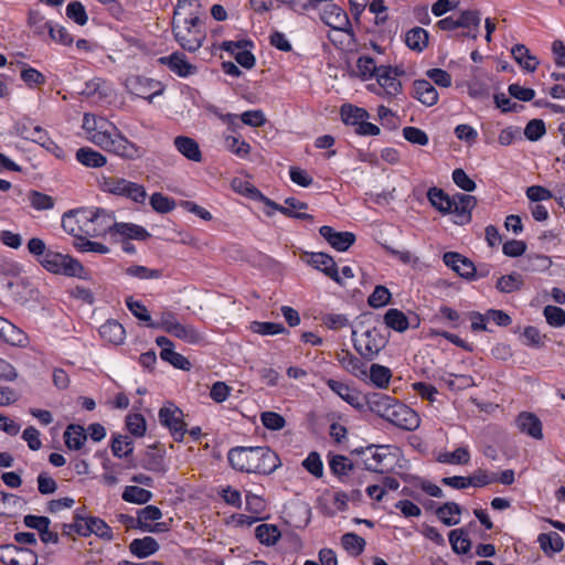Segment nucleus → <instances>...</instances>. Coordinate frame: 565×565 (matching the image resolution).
I'll list each match as a JSON object with an SVG mask.
<instances>
[{
    "instance_id": "51",
    "label": "nucleus",
    "mask_w": 565,
    "mask_h": 565,
    "mask_svg": "<svg viewBox=\"0 0 565 565\" xmlns=\"http://www.w3.org/2000/svg\"><path fill=\"white\" fill-rule=\"evenodd\" d=\"M370 409L382 418H387L388 397L383 393H373L367 397Z\"/></svg>"
},
{
    "instance_id": "42",
    "label": "nucleus",
    "mask_w": 565,
    "mask_h": 565,
    "mask_svg": "<svg viewBox=\"0 0 565 565\" xmlns=\"http://www.w3.org/2000/svg\"><path fill=\"white\" fill-rule=\"evenodd\" d=\"M481 22L480 12L478 10H466L462 11L457 18L458 28L469 29L475 26L473 33H465L463 35L476 39L478 36V28Z\"/></svg>"
},
{
    "instance_id": "16",
    "label": "nucleus",
    "mask_w": 565,
    "mask_h": 565,
    "mask_svg": "<svg viewBox=\"0 0 565 565\" xmlns=\"http://www.w3.org/2000/svg\"><path fill=\"white\" fill-rule=\"evenodd\" d=\"M446 266L450 267L460 277L471 279L475 277L476 267L473 263L463 255L456 252H447L443 256Z\"/></svg>"
},
{
    "instance_id": "49",
    "label": "nucleus",
    "mask_w": 565,
    "mask_h": 565,
    "mask_svg": "<svg viewBox=\"0 0 565 565\" xmlns=\"http://www.w3.org/2000/svg\"><path fill=\"white\" fill-rule=\"evenodd\" d=\"M256 537L262 544L274 545L280 537V532L276 525L260 524L255 530Z\"/></svg>"
},
{
    "instance_id": "60",
    "label": "nucleus",
    "mask_w": 565,
    "mask_h": 565,
    "mask_svg": "<svg viewBox=\"0 0 565 565\" xmlns=\"http://www.w3.org/2000/svg\"><path fill=\"white\" fill-rule=\"evenodd\" d=\"M25 138L40 143L42 147H45L47 150H51V151L61 150L60 147L47 137L46 131L43 128H41L40 126L33 127L32 131H30V134L26 135Z\"/></svg>"
},
{
    "instance_id": "30",
    "label": "nucleus",
    "mask_w": 565,
    "mask_h": 565,
    "mask_svg": "<svg viewBox=\"0 0 565 565\" xmlns=\"http://www.w3.org/2000/svg\"><path fill=\"white\" fill-rule=\"evenodd\" d=\"M511 54L515 62L527 72H534L540 64L537 57L532 55L524 44H515Z\"/></svg>"
},
{
    "instance_id": "27",
    "label": "nucleus",
    "mask_w": 565,
    "mask_h": 565,
    "mask_svg": "<svg viewBox=\"0 0 565 565\" xmlns=\"http://www.w3.org/2000/svg\"><path fill=\"white\" fill-rule=\"evenodd\" d=\"M76 160L87 168H102L107 164V158L90 147H82L75 153Z\"/></svg>"
},
{
    "instance_id": "46",
    "label": "nucleus",
    "mask_w": 565,
    "mask_h": 565,
    "mask_svg": "<svg viewBox=\"0 0 565 565\" xmlns=\"http://www.w3.org/2000/svg\"><path fill=\"white\" fill-rule=\"evenodd\" d=\"M523 278L519 273L501 276L495 285V288L503 294H511L518 291L523 286Z\"/></svg>"
},
{
    "instance_id": "61",
    "label": "nucleus",
    "mask_w": 565,
    "mask_h": 565,
    "mask_svg": "<svg viewBox=\"0 0 565 565\" xmlns=\"http://www.w3.org/2000/svg\"><path fill=\"white\" fill-rule=\"evenodd\" d=\"M66 15L78 25H85L88 21L85 7L79 1H72L67 4Z\"/></svg>"
},
{
    "instance_id": "4",
    "label": "nucleus",
    "mask_w": 565,
    "mask_h": 565,
    "mask_svg": "<svg viewBox=\"0 0 565 565\" xmlns=\"http://www.w3.org/2000/svg\"><path fill=\"white\" fill-rule=\"evenodd\" d=\"M109 218V214L102 209L95 210H72L63 214L62 227L65 232L74 236L75 239L82 235L96 237L107 232L105 221Z\"/></svg>"
},
{
    "instance_id": "34",
    "label": "nucleus",
    "mask_w": 565,
    "mask_h": 565,
    "mask_svg": "<svg viewBox=\"0 0 565 565\" xmlns=\"http://www.w3.org/2000/svg\"><path fill=\"white\" fill-rule=\"evenodd\" d=\"M405 43L411 50L423 52L428 45V32L420 26H415L406 33Z\"/></svg>"
},
{
    "instance_id": "19",
    "label": "nucleus",
    "mask_w": 565,
    "mask_h": 565,
    "mask_svg": "<svg viewBox=\"0 0 565 565\" xmlns=\"http://www.w3.org/2000/svg\"><path fill=\"white\" fill-rule=\"evenodd\" d=\"M309 264L321 270L335 282L342 285V279L339 275L337 264L330 255L324 253H313L309 259Z\"/></svg>"
},
{
    "instance_id": "58",
    "label": "nucleus",
    "mask_w": 565,
    "mask_h": 565,
    "mask_svg": "<svg viewBox=\"0 0 565 565\" xmlns=\"http://www.w3.org/2000/svg\"><path fill=\"white\" fill-rule=\"evenodd\" d=\"M543 315L551 327L561 328L565 326V310L563 308L548 305L543 309Z\"/></svg>"
},
{
    "instance_id": "52",
    "label": "nucleus",
    "mask_w": 565,
    "mask_h": 565,
    "mask_svg": "<svg viewBox=\"0 0 565 565\" xmlns=\"http://www.w3.org/2000/svg\"><path fill=\"white\" fill-rule=\"evenodd\" d=\"M232 188L235 192L243 194L247 198L258 201L259 199H264V194L255 188L252 183L235 178L232 180Z\"/></svg>"
},
{
    "instance_id": "2",
    "label": "nucleus",
    "mask_w": 565,
    "mask_h": 565,
    "mask_svg": "<svg viewBox=\"0 0 565 565\" xmlns=\"http://www.w3.org/2000/svg\"><path fill=\"white\" fill-rule=\"evenodd\" d=\"M227 458L235 470L247 473L270 475L281 465L278 455L268 447H235Z\"/></svg>"
},
{
    "instance_id": "64",
    "label": "nucleus",
    "mask_w": 565,
    "mask_h": 565,
    "mask_svg": "<svg viewBox=\"0 0 565 565\" xmlns=\"http://www.w3.org/2000/svg\"><path fill=\"white\" fill-rule=\"evenodd\" d=\"M302 466L316 478H320L323 475V463L320 455L316 451L308 455V457L302 461Z\"/></svg>"
},
{
    "instance_id": "48",
    "label": "nucleus",
    "mask_w": 565,
    "mask_h": 565,
    "mask_svg": "<svg viewBox=\"0 0 565 565\" xmlns=\"http://www.w3.org/2000/svg\"><path fill=\"white\" fill-rule=\"evenodd\" d=\"M449 543L454 552L458 554H466L471 547L468 534L462 529H456L449 533Z\"/></svg>"
},
{
    "instance_id": "23",
    "label": "nucleus",
    "mask_w": 565,
    "mask_h": 565,
    "mask_svg": "<svg viewBox=\"0 0 565 565\" xmlns=\"http://www.w3.org/2000/svg\"><path fill=\"white\" fill-rule=\"evenodd\" d=\"M160 63L168 65L169 68L181 77H186L195 72V66L189 63L182 53L175 52L170 56H163Z\"/></svg>"
},
{
    "instance_id": "50",
    "label": "nucleus",
    "mask_w": 565,
    "mask_h": 565,
    "mask_svg": "<svg viewBox=\"0 0 565 565\" xmlns=\"http://www.w3.org/2000/svg\"><path fill=\"white\" fill-rule=\"evenodd\" d=\"M111 451L118 458L128 457L134 451V444L129 436L117 435L111 441Z\"/></svg>"
},
{
    "instance_id": "3",
    "label": "nucleus",
    "mask_w": 565,
    "mask_h": 565,
    "mask_svg": "<svg viewBox=\"0 0 565 565\" xmlns=\"http://www.w3.org/2000/svg\"><path fill=\"white\" fill-rule=\"evenodd\" d=\"M196 0H179L174 8L172 32L175 41L186 51L195 52L202 46L203 32L198 28L200 19L196 12H184Z\"/></svg>"
},
{
    "instance_id": "53",
    "label": "nucleus",
    "mask_w": 565,
    "mask_h": 565,
    "mask_svg": "<svg viewBox=\"0 0 565 565\" xmlns=\"http://www.w3.org/2000/svg\"><path fill=\"white\" fill-rule=\"evenodd\" d=\"M342 546L350 554L360 555L365 546V541L355 533H345L341 539Z\"/></svg>"
},
{
    "instance_id": "20",
    "label": "nucleus",
    "mask_w": 565,
    "mask_h": 565,
    "mask_svg": "<svg viewBox=\"0 0 565 565\" xmlns=\"http://www.w3.org/2000/svg\"><path fill=\"white\" fill-rule=\"evenodd\" d=\"M413 97L423 105L430 107L438 103V92L427 79H417L413 84Z\"/></svg>"
},
{
    "instance_id": "29",
    "label": "nucleus",
    "mask_w": 565,
    "mask_h": 565,
    "mask_svg": "<svg viewBox=\"0 0 565 565\" xmlns=\"http://www.w3.org/2000/svg\"><path fill=\"white\" fill-rule=\"evenodd\" d=\"M159 550V543L152 536H146L143 539H135L129 544V551L131 554L139 558L148 557L154 554Z\"/></svg>"
},
{
    "instance_id": "10",
    "label": "nucleus",
    "mask_w": 565,
    "mask_h": 565,
    "mask_svg": "<svg viewBox=\"0 0 565 565\" xmlns=\"http://www.w3.org/2000/svg\"><path fill=\"white\" fill-rule=\"evenodd\" d=\"M399 455H401V451L398 448L394 449V451H391V457H394L397 459L396 465L393 468H391V473L398 476L401 479H403L405 482H408V483H411L413 481H417L419 487L422 488V490L425 491L430 497H434V498H443L444 497V491L441 490L440 487H438L437 484L431 483L427 480H419V479L415 478L412 473H409L407 471V461L403 460V462H401Z\"/></svg>"
},
{
    "instance_id": "14",
    "label": "nucleus",
    "mask_w": 565,
    "mask_h": 565,
    "mask_svg": "<svg viewBox=\"0 0 565 565\" xmlns=\"http://www.w3.org/2000/svg\"><path fill=\"white\" fill-rule=\"evenodd\" d=\"M356 67L359 74L364 79L376 77L379 87L386 93L388 86V66L381 65L377 67L374 58L370 56H361L358 60Z\"/></svg>"
},
{
    "instance_id": "41",
    "label": "nucleus",
    "mask_w": 565,
    "mask_h": 565,
    "mask_svg": "<svg viewBox=\"0 0 565 565\" xmlns=\"http://www.w3.org/2000/svg\"><path fill=\"white\" fill-rule=\"evenodd\" d=\"M65 445L72 450L82 448L87 439L85 430L79 425H70L64 433Z\"/></svg>"
},
{
    "instance_id": "55",
    "label": "nucleus",
    "mask_w": 565,
    "mask_h": 565,
    "mask_svg": "<svg viewBox=\"0 0 565 565\" xmlns=\"http://www.w3.org/2000/svg\"><path fill=\"white\" fill-rule=\"evenodd\" d=\"M250 330L260 335H275L287 331L281 323L260 321H253Z\"/></svg>"
},
{
    "instance_id": "54",
    "label": "nucleus",
    "mask_w": 565,
    "mask_h": 565,
    "mask_svg": "<svg viewBox=\"0 0 565 565\" xmlns=\"http://www.w3.org/2000/svg\"><path fill=\"white\" fill-rule=\"evenodd\" d=\"M160 356L177 369L188 371L191 367V362L184 355L175 352L174 348L161 350Z\"/></svg>"
},
{
    "instance_id": "43",
    "label": "nucleus",
    "mask_w": 565,
    "mask_h": 565,
    "mask_svg": "<svg viewBox=\"0 0 565 565\" xmlns=\"http://www.w3.org/2000/svg\"><path fill=\"white\" fill-rule=\"evenodd\" d=\"M437 461L448 465H467L470 461V452L467 447H459L451 452L444 451L438 454Z\"/></svg>"
},
{
    "instance_id": "22",
    "label": "nucleus",
    "mask_w": 565,
    "mask_h": 565,
    "mask_svg": "<svg viewBox=\"0 0 565 565\" xmlns=\"http://www.w3.org/2000/svg\"><path fill=\"white\" fill-rule=\"evenodd\" d=\"M53 23L46 21V17L39 8H30L28 11L26 25L32 30L34 36L44 39Z\"/></svg>"
},
{
    "instance_id": "28",
    "label": "nucleus",
    "mask_w": 565,
    "mask_h": 565,
    "mask_svg": "<svg viewBox=\"0 0 565 565\" xmlns=\"http://www.w3.org/2000/svg\"><path fill=\"white\" fill-rule=\"evenodd\" d=\"M100 337L113 344H120L125 340V329L124 327L116 320H107L99 328Z\"/></svg>"
},
{
    "instance_id": "26",
    "label": "nucleus",
    "mask_w": 565,
    "mask_h": 565,
    "mask_svg": "<svg viewBox=\"0 0 565 565\" xmlns=\"http://www.w3.org/2000/svg\"><path fill=\"white\" fill-rule=\"evenodd\" d=\"M111 217L107 218L105 222L109 226L107 231H115L121 236H126L134 239H146L150 236V234L142 227L131 223H114L110 224ZM105 225V223H102Z\"/></svg>"
},
{
    "instance_id": "36",
    "label": "nucleus",
    "mask_w": 565,
    "mask_h": 565,
    "mask_svg": "<svg viewBox=\"0 0 565 565\" xmlns=\"http://www.w3.org/2000/svg\"><path fill=\"white\" fill-rule=\"evenodd\" d=\"M341 118L345 125L354 126L355 128L364 120L369 119V113L360 107L345 104L341 107Z\"/></svg>"
},
{
    "instance_id": "38",
    "label": "nucleus",
    "mask_w": 565,
    "mask_h": 565,
    "mask_svg": "<svg viewBox=\"0 0 565 565\" xmlns=\"http://www.w3.org/2000/svg\"><path fill=\"white\" fill-rule=\"evenodd\" d=\"M126 305L130 312L140 321L145 322L147 327L152 329H158V321L154 322L151 319V316L147 309V307L139 300H135L132 297H128L126 299Z\"/></svg>"
},
{
    "instance_id": "8",
    "label": "nucleus",
    "mask_w": 565,
    "mask_h": 565,
    "mask_svg": "<svg viewBox=\"0 0 565 565\" xmlns=\"http://www.w3.org/2000/svg\"><path fill=\"white\" fill-rule=\"evenodd\" d=\"M158 326V329L189 344H196L203 340L202 334L192 324L180 322L172 311L161 312Z\"/></svg>"
},
{
    "instance_id": "13",
    "label": "nucleus",
    "mask_w": 565,
    "mask_h": 565,
    "mask_svg": "<svg viewBox=\"0 0 565 565\" xmlns=\"http://www.w3.org/2000/svg\"><path fill=\"white\" fill-rule=\"evenodd\" d=\"M125 85L130 94L139 98H145L149 103L153 100L154 96L162 93L158 82L138 75L129 76Z\"/></svg>"
},
{
    "instance_id": "5",
    "label": "nucleus",
    "mask_w": 565,
    "mask_h": 565,
    "mask_svg": "<svg viewBox=\"0 0 565 565\" xmlns=\"http://www.w3.org/2000/svg\"><path fill=\"white\" fill-rule=\"evenodd\" d=\"M382 329H388V311L379 321V326L365 330L359 338L356 331L352 332L354 347L364 358L372 360L387 344V338L382 333Z\"/></svg>"
},
{
    "instance_id": "24",
    "label": "nucleus",
    "mask_w": 565,
    "mask_h": 565,
    "mask_svg": "<svg viewBox=\"0 0 565 565\" xmlns=\"http://www.w3.org/2000/svg\"><path fill=\"white\" fill-rule=\"evenodd\" d=\"M173 145L175 149L188 160L194 162L202 161V152L199 143L188 136H178L174 138Z\"/></svg>"
},
{
    "instance_id": "62",
    "label": "nucleus",
    "mask_w": 565,
    "mask_h": 565,
    "mask_svg": "<svg viewBox=\"0 0 565 565\" xmlns=\"http://www.w3.org/2000/svg\"><path fill=\"white\" fill-rule=\"evenodd\" d=\"M150 205L158 213H169L175 207V202L162 193H153L150 198Z\"/></svg>"
},
{
    "instance_id": "63",
    "label": "nucleus",
    "mask_w": 565,
    "mask_h": 565,
    "mask_svg": "<svg viewBox=\"0 0 565 565\" xmlns=\"http://www.w3.org/2000/svg\"><path fill=\"white\" fill-rule=\"evenodd\" d=\"M497 480V473L489 472L484 469H478L471 476H469L470 486L477 488L486 487L490 483L495 482Z\"/></svg>"
},
{
    "instance_id": "1",
    "label": "nucleus",
    "mask_w": 565,
    "mask_h": 565,
    "mask_svg": "<svg viewBox=\"0 0 565 565\" xmlns=\"http://www.w3.org/2000/svg\"><path fill=\"white\" fill-rule=\"evenodd\" d=\"M82 128L89 142L121 159L136 160L142 156L141 148L105 117L86 113L83 116Z\"/></svg>"
},
{
    "instance_id": "45",
    "label": "nucleus",
    "mask_w": 565,
    "mask_h": 565,
    "mask_svg": "<svg viewBox=\"0 0 565 565\" xmlns=\"http://www.w3.org/2000/svg\"><path fill=\"white\" fill-rule=\"evenodd\" d=\"M28 201L36 211H49L55 206V199L53 196L36 190L28 192Z\"/></svg>"
},
{
    "instance_id": "9",
    "label": "nucleus",
    "mask_w": 565,
    "mask_h": 565,
    "mask_svg": "<svg viewBox=\"0 0 565 565\" xmlns=\"http://www.w3.org/2000/svg\"><path fill=\"white\" fill-rule=\"evenodd\" d=\"M323 8L320 7L321 21L337 32L344 33L353 40V30L347 12L332 1H327Z\"/></svg>"
},
{
    "instance_id": "59",
    "label": "nucleus",
    "mask_w": 565,
    "mask_h": 565,
    "mask_svg": "<svg viewBox=\"0 0 565 565\" xmlns=\"http://www.w3.org/2000/svg\"><path fill=\"white\" fill-rule=\"evenodd\" d=\"M74 247L77 250L83 252V253H86V252H93V253H98V254L109 253V248L106 245L98 243V242L89 241L86 238V235L85 236L82 235L79 238L75 239Z\"/></svg>"
},
{
    "instance_id": "18",
    "label": "nucleus",
    "mask_w": 565,
    "mask_h": 565,
    "mask_svg": "<svg viewBox=\"0 0 565 565\" xmlns=\"http://www.w3.org/2000/svg\"><path fill=\"white\" fill-rule=\"evenodd\" d=\"M0 339L20 348L26 347L29 342L26 333L2 317H0Z\"/></svg>"
},
{
    "instance_id": "7",
    "label": "nucleus",
    "mask_w": 565,
    "mask_h": 565,
    "mask_svg": "<svg viewBox=\"0 0 565 565\" xmlns=\"http://www.w3.org/2000/svg\"><path fill=\"white\" fill-rule=\"evenodd\" d=\"M40 264L53 274L78 278H84L86 275L84 266L77 259L53 250H50L44 258H40Z\"/></svg>"
},
{
    "instance_id": "40",
    "label": "nucleus",
    "mask_w": 565,
    "mask_h": 565,
    "mask_svg": "<svg viewBox=\"0 0 565 565\" xmlns=\"http://www.w3.org/2000/svg\"><path fill=\"white\" fill-rule=\"evenodd\" d=\"M245 499H246V510L250 514H254V518H250L248 525H250L259 520L266 519L265 516H263V513L266 510V502L260 495H257L252 492H247Z\"/></svg>"
},
{
    "instance_id": "47",
    "label": "nucleus",
    "mask_w": 565,
    "mask_h": 565,
    "mask_svg": "<svg viewBox=\"0 0 565 565\" xmlns=\"http://www.w3.org/2000/svg\"><path fill=\"white\" fill-rule=\"evenodd\" d=\"M121 497L126 502L145 504L151 500L152 493L137 486H127Z\"/></svg>"
},
{
    "instance_id": "57",
    "label": "nucleus",
    "mask_w": 565,
    "mask_h": 565,
    "mask_svg": "<svg viewBox=\"0 0 565 565\" xmlns=\"http://www.w3.org/2000/svg\"><path fill=\"white\" fill-rule=\"evenodd\" d=\"M224 146L228 151L241 158H245L250 151L249 143L235 136H226L224 138Z\"/></svg>"
},
{
    "instance_id": "37",
    "label": "nucleus",
    "mask_w": 565,
    "mask_h": 565,
    "mask_svg": "<svg viewBox=\"0 0 565 565\" xmlns=\"http://www.w3.org/2000/svg\"><path fill=\"white\" fill-rule=\"evenodd\" d=\"M427 199L439 212L444 214L450 213L452 198L445 193L444 190L436 186L430 188L427 192Z\"/></svg>"
},
{
    "instance_id": "33",
    "label": "nucleus",
    "mask_w": 565,
    "mask_h": 565,
    "mask_svg": "<svg viewBox=\"0 0 565 565\" xmlns=\"http://www.w3.org/2000/svg\"><path fill=\"white\" fill-rule=\"evenodd\" d=\"M387 447H369L364 451V462L367 470L383 472V460L386 458L385 450Z\"/></svg>"
},
{
    "instance_id": "32",
    "label": "nucleus",
    "mask_w": 565,
    "mask_h": 565,
    "mask_svg": "<svg viewBox=\"0 0 565 565\" xmlns=\"http://www.w3.org/2000/svg\"><path fill=\"white\" fill-rule=\"evenodd\" d=\"M460 514L461 507L456 502H446L436 510V515L447 526L457 525Z\"/></svg>"
},
{
    "instance_id": "6",
    "label": "nucleus",
    "mask_w": 565,
    "mask_h": 565,
    "mask_svg": "<svg viewBox=\"0 0 565 565\" xmlns=\"http://www.w3.org/2000/svg\"><path fill=\"white\" fill-rule=\"evenodd\" d=\"M99 186L103 192L125 196L136 203H143L147 198V192L143 185L119 177L103 175L99 180Z\"/></svg>"
},
{
    "instance_id": "44",
    "label": "nucleus",
    "mask_w": 565,
    "mask_h": 565,
    "mask_svg": "<svg viewBox=\"0 0 565 565\" xmlns=\"http://www.w3.org/2000/svg\"><path fill=\"white\" fill-rule=\"evenodd\" d=\"M126 275L140 280H157L163 277V270L149 268L141 265H132L125 269Z\"/></svg>"
},
{
    "instance_id": "11",
    "label": "nucleus",
    "mask_w": 565,
    "mask_h": 565,
    "mask_svg": "<svg viewBox=\"0 0 565 565\" xmlns=\"http://www.w3.org/2000/svg\"><path fill=\"white\" fill-rule=\"evenodd\" d=\"M391 425L403 430H415L419 426V417L407 405L391 398Z\"/></svg>"
},
{
    "instance_id": "15",
    "label": "nucleus",
    "mask_w": 565,
    "mask_h": 565,
    "mask_svg": "<svg viewBox=\"0 0 565 565\" xmlns=\"http://www.w3.org/2000/svg\"><path fill=\"white\" fill-rule=\"evenodd\" d=\"M477 205V199L470 194L457 193L451 199L450 213L455 214L456 224H467L471 221V211Z\"/></svg>"
},
{
    "instance_id": "39",
    "label": "nucleus",
    "mask_w": 565,
    "mask_h": 565,
    "mask_svg": "<svg viewBox=\"0 0 565 565\" xmlns=\"http://www.w3.org/2000/svg\"><path fill=\"white\" fill-rule=\"evenodd\" d=\"M328 386L338 394L342 399L348 402L350 405L354 407H360V397L358 393L350 388L347 384L335 381V380H328L327 382Z\"/></svg>"
},
{
    "instance_id": "31",
    "label": "nucleus",
    "mask_w": 565,
    "mask_h": 565,
    "mask_svg": "<svg viewBox=\"0 0 565 565\" xmlns=\"http://www.w3.org/2000/svg\"><path fill=\"white\" fill-rule=\"evenodd\" d=\"M537 542L542 551L547 555L558 553L564 547L563 537L556 532L541 533Z\"/></svg>"
},
{
    "instance_id": "35",
    "label": "nucleus",
    "mask_w": 565,
    "mask_h": 565,
    "mask_svg": "<svg viewBox=\"0 0 565 565\" xmlns=\"http://www.w3.org/2000/svg\"><path fill=\"white\" fill-rule=\"evenodd\" d=\"M307 209H308L307 203L301 202L295 198H287L285 200V206L279 207V212L288 217L312 221L313 220L312 215L299 212L301 210H307Z\"/></svg>"
},
{
    "instance_id": "12",
    "label": "nucleus",
    "mask_w": 565,
    "mask_h": 565,
    "mask_svg": "<svg viewBox=\"0 0 565 565\" xmlns=\"http://www.w3.org/2000/svg\"><path fill=\"white\" fill-rule=\"evenodd\" d=\"M160 423L167 426L175 441H182L186 433V424L183 422V412L174 406L169 405L159 411Z\"/></svg>"
},
{
    "instance_id": "17",
    "label": "nucleus",
    "mask_w": 565,
    "mask_h": 565,
    "mask_svg": "<svg viewBox=\"0 0 565 565\" xmlns=\"http://www.w3.org/2000/svg\"><path fill=\"white\" fill-rule=\"evenodd\" d=\"M320 235L337 250L345 252L355 242V235L351 232H337L333 227L323 225L319 230Z\"/></svg>"
},
{
    "instance_id": "56",
    "label": "nucleus",
    "mask_w": 565,
    "mask_h": 565,
    "mask_svg": "<svg viewBox=\"0 0 565 565\" xmlns=\"http://www.w3.org/2000/svg\"><path fill=\"white\" fill-rule=\"evenodd\" d=\"M162 516L161 510L154 505H147L141 509L138 513V527L145 531V527H149V522L158 521Z\"/></svg>"
},
{
    "instance_id": "25",
    "label": "nucleus",
    "mask_w": 565,
    "mask_h": 565,
    "mask_svg": "<svg viewBox=\"0 0 565 565\" xmlns=\"http://www.w3.org/2000/svg\"><path fill=\"white\" fill-rule=\"evenodd\" d=\"M3 550L8 553V556L10 557L8 561L9 565L38 564V555L30 548L8 545Z\"/></svg>"
},
{
    "instance_id": "21",
    "label": "nucleus",
    "mask_w": 565,
    "mask_h": 565,
    "mask_svg": "<svg viewBox=\"0 0 565 565\" xmlns=\"http://www.w3.org/2000/svg\"><path fill=\"white\" fill-rule=\"evenodd\" d=\"M516 426L521 433L531 436L534 439H542V423L540 418L533 414L523 412L516 418Z\"/></svg>"
}]
</instances>
